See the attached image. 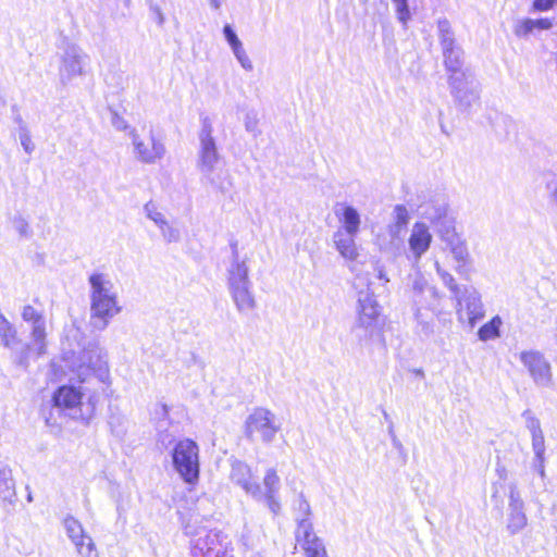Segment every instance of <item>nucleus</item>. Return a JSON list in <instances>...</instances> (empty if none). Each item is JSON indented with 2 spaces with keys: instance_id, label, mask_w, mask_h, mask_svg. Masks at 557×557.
Wrapping results in <instances>:
<instances>
[{
  "instance_id": "obj_14",
  "label": "nucleus",
  "mask_w": 557,
  "mask_h": 557,
  "mask_svg": "<svg viewBox=\"0 0 557 557\" xmlns=\"http://www.w3.org/2000/svg\"><path fill=\"white\" fill-rule=\"evenodd\" d=\"M519 359L528 370L535 385L549 387L553 382L550 364L544 355L537 350L521 351Z\"/></svg>"
},
{
  "instance_id": "obj_54",
  "label": "nucleus",
  "mask_w": 557,
  "mask_h": 557,
  "mask_svg": "<svg viewBox=\"0 0 557 557\" xmlns=\"http://www.w3.org/2000/svg\"><path fill=\"white\" fill-rule=\"evenodd\" d=\"M557 3V0H534L533 9L535 11H547Z\"/></svg>"
},
{
  "instance_id": "obj_16",
  "label": "nucleus",
  "mask_w": 557,
  "mask_h": 557,
  "mask_svg": "<svg viewBox=\"0 0 557 557\" xmlns=\"http://www.w3.org/2000/svg\"><path fill=\"white\" fill-rule=\"evenodd\" d=\"M296 541L306 557H327L325 546L313 532L311 522L306 520L300 522V528L296 529Z\"/></svg>"
},
{
  "instance_id": "obj_58",
  "label": "nucleus",
  "mask_w": 557,
  "mask_h": 557,
  "mask_svg": "<svg viewBox=\"0 0 557 557\" xmlns=\"http://www.w3.org/2000/svg\"><path fill=\"white\" fill-rule=\"evenodd\" d=\"M534 468L539 472V474L543 478L545 475L544 470V456H541V458L534 457Z\"/></svg>"
},
{
  "instance_id": "obj_56",
  "label": "nucleus",
  "mask_w": 557,
  "mask_h": 557,
  "mask_svg": "<svg viewBox=\"0 0 557 557\" xmlns=\"http://www.w3.org/2000/svg\"><path fill=\"white\" fill-rule=\"evenodd\" d=\"M547 189L549 191L550 201L557 206V180L547 183Z\"/></svg>"
},
{
  "instance_id": "obj_57",
  "label": "nucleus",
  "mask_w": 557,
  "mask_h": 557,
  "mask_svg": "<svg viewBox=\"0 0 557 557\" xmlns=\"http://www.w3.org/2000/svg\"><path fill=\"white\" fill-rule=\"evenodd\" d=\"M424 302H418L416 305V308H421V310H428V311H434L438 305H429V297L428 294H424L423 296Z\"/></svg>"
},
{
  "instance_id": "obj_24",
  "label": "nucleus",
  "mask_w": 557,
  "mask_h": 557,
  "mask_svg": "<svg viewBox=\"0 0 557 557\" xmlns=\"http://www.w3.org/2000/svg\"><path fill=\"white\" fill-rule=\"evenodd\" d=\"M356 235L357 234L344 233L342 230H337L333 234V242L336 250L348 261H355L359 256L355 242Z\"/></svg>"
},
{
  "instance_id": "obj_34",
  "label": "nucleus",
  "mask_w": 557,
  "mask_h": 557,
  "mask_svg": "<svg viewBox=\"0 0 557 557\" xmlns=\"http://www.w3.org/2000/svg\"><path fill=\"white\" fill-rule=\"evenodd\" d=\"M435 270L443 284L451 292L454 299L462 293V289L456 283L454 276L448 271L444 270L438 261L435 262Z\"/></svg>"
},
{
  "instance_id": "obj_63",
  "label": "nucleus",
  "mask_w": 557,
  "mask_h": 557,
  "mask_svg": "<svg viewBox=\"0 0 557 557\" xmlns=\"http://www.w3.org/2000/svg\"><path fill=\"white\" fill-rule=\"evenodd\" d=\"M388 433H389L391 437H393V435H395L393 424L389 425Z\"/></svg>"
},
{
  "instance_id": "obj_15",
  "label": "nucleus",
  "mask_w": 557,
  "mask_h": 557,
  "mask_svg": "<svg viewBox=\"0 0 557 557\" xmlns=\"http://www.w3.org/2000/svg\"><path fill=\"white\" fill-rule=\"evenodd\" d=\"M225 536L220 531L210 530L205 534L199 533L193 544L194 557H233L223 545Z\"/></svg>"
},
{
  "instance_id": "obj_37",
  "label": "nucleus",
  "mask_w": 557,
  "mask_h": 557,
  "mask_svg": "<svg viewBox=\"0 0 557 557\" xmlns=\"http://www.w3.org/2000/svg\"><path fill=\"white\" fill-rule=\"evenodd\" d=\"M405 230H406V227H404L399 224H396L394 222H391L387 226V231H388L391 240H389L388 245L385 246L383 249L384 250L399 249L401 246V234L404 233Z\"/></svg>"
},
{
  "instance_id": "obj_31",
  "label": "nucleus",
  "mask_w": 557,
  "mask_h": 557,
  "mask_svg": "<svg viewBox=\"0 0 557 557\" xmlns=\"http://www.w3.org/2000/svg\"><path fill=\"white\" fill-rule=\"evenodd\" d=\"M63 525L69 539L72 541L73 544H76L89 537V535L84 531V528L81 524V522L72 516H67L63 520Z\"/></svg>"
},
{
  "instance_id": "obj_25",
  "label": "nucleus",
  "mask_w": 557,
  "mask_h": 557,
  "mask_svg": "<svg viewBox=\"0 0 557 557\" xmlns=\"http://www.w3.org/2000/svg\"><path fill=\"white\" fill-rule=\"evenodd\" d=\"M0 339L4 347L12 350L15 361V351L21 350L22 343L17 337L15 326L2 313H0Z\"/></svg>"
},
{
  "instance_id": "obj_22",
  "label": "nucleus",
  "mask_w": 557,
  "mask_h": 557,
  "mask_svg": "<svg viewBox=\"0 0 557 557\" xmlns=\"http://www.w3.org/2000/svg\"><path fill=\"white\" fill-rule=\"evenodd\" d=\"M424 294H428L430 298L429 305H438L441 297L437 288L429 284L428 280L420 272H417L412 277L411 284V298L414 306L418 302H424Z\"/></svg>"
},
{
  "instance_id": "obj_60",
  "label": "nucleus",
  "mask_w": 557,
  "mask_h": 557,
  "mask_svg": "<svg viewBox=\"0 0 557 557\" xmlns=\"http://www.w3.org/2000/svg\"><path fill=\"white\" fill-rule=\"evenodd\" d=\"M223 0H209V4L212 9L219 10L222 7Z\"/></svg>"
},
{
  "instance_id": "obj_50",
  "label": "nucleus",
  "mask_w": 557,
  "mask_h": 557,
  "mask_svg": "<svg viewBox=\"0 0 557 557\" xmlns=\"http://www.w3.org/2000/svg\"><path fill=\"white\" fill-rule=\"evenodd\" d=\"M245 128L247 132L257 135L258 131V116L255 111H248L245 116Z\"/></svg>"
},
{
  "instance_id": "obj_51",
  "label": "nucleus",
  "mask_w": 557,
  "mask_h": 557,
  "mask_svg": "<svg viewBox=\"0 0 557 557\" xmlns=\"http://www.w3.org/2000/svg\"><path fill=\"white\" fill-rule=\"evenodd\" d=\"M175 436L166 431H160L158 434L157 443L160 448L168 449L172 444H175Z\"/></svg>"
},
{
  "instance_id": "obj_41",
  "label": "nucleus",
  "mask_w": 557,
  "mask_h": 557,
  "mask_svg": "<svg viewBox=\"0 0 557 557\" xmlns=\"http://www.w3.org/2000/svg\"><path fill=\"white\" fill-rule=\"evenodd\" d=\"M144 211L147 218L153 221L158 227L164 226L166 219L163 215V213H161L158 210L157 206L153 202L150 201L146 203L144 207Z\"/></svg>"
},
{
  "instance_id": "obj_33",
  "label": "nucleus",
  "mask_w": 557,
  "mask_h": 557,
  "mask_svg": "<svg viewBox=\"0 0 557 557\" xmlns=\"http://www.w3.org/2000/svg\"><path fill=\"white\" fill-rule=\"evenodd\" d=\"M502 319L496 315L491 321L482 325L478 332L479 338L483 342L493 339L499 336V327Z\"/></svg>"
},
{
  "instance_id": "obj_48",
  "label": "nucleus",
  "mask_w": 557,
  "mask_h": 557,
  "mask_svg": "<svg viewBox=\"0 0 557 557\" xmlns=\"http://www.w3.org/2000/svg\"><path fill=\"white\" fill-rule=\"evenodd\" d=\"M532 437V448L534 451L535 458H541L545 453V442L543 432L531 435Z\"/></svg>"
},
{
  "instance_id": "obj_12",
  "label": "nucleus",
  "mask_w": 557,
  "mask_h": 557,
  "mask_svg": "<svg viewBox=\"0 0 557 557\" xmlns=\"http://www.w3.org/2000/svg\"><path fill=\"white\" fill-rule=\"evenodd\" d=\"M52 400L55 408L66 410L72 419L85 422H88L95 409V405L90 403L88 412L83 411L82 392L74 386L64 385L59 387L53 394Z\"/></svg>"
},
{
  "instance_id": "obj_43",
  "label": "nucleus",
  "mask_w": 557,
  "mask_h": 557,
  "mask_svg": "<svg viewBox=\"0 0 557 557\" xmlns=\"http://www.w3.org/2000/svg\"><path fill=\"white\" fill-rule=\"evenodd\" d=\"M522 418L524 420L525 428L530 431L531 435L542 432L540 420L531 410H524Z\"/></svg>"
},
{
  "instance_id": "obj_32",
  "label": "nucleus",
  "mask_w": 557,
  "mask_h": 557,
  "mask_svg": "<svg viewBox=\"0 0 557 557\" xmlns=\"http://www.w3.org/2000/svg\"><path fill=\"white\" fill-rule=\"evenodd\" d=\"M414 317L418 323L419 333L424 337H430L434 333V321L432 314L423 312L421 308H416Z\"/></svg>"
},
{
  "instance_id": "obj_6",
  "label": "nucleus",
  "mask_w": 557,
  "mask_h": 557,
  "mask_svg": "<svg viewBox=\"0 0 557 557\" xmlns=\"http://www.w3.org/2000/svg\"><path fill=\"white\" fill-rule=\"evenodd\" d=\"M437 38L442 49L443 62L448 73L463 70L465 52L457 41L456 34L447 18L437 21Z\"/></svg>"
},
{
  "instance_id": "obj_8",
  "label": "nucleus",
  "mask_w": 557,
  "mask_h": 557,
  "mask_svg": "<svg viewBox=\"0 0 557 557\" xmlns=\"http://www.w3.org/2000/svg\"><path fill=\"white\" fill-rule=\"evenodd\" d=\"M358 319L352 326V333L359 338L369 339L377 331L380 307L372 294L360 292L358 298Z\"/></svg>"
},
{
  "instance_id": "obj_52",
  "label": "nucleus",
  "mask_w": 557,
  "mask_h": 557,
  "mask_svg": "<svg viewBox=\"0 0 557 557\" xmlns=\"http://www.w3.org/2000/svg\"><path fill=\"white\" fill-rule=\"evenodd\" d=\"M20 140H21V145L24 148V150L28 154H30L35 147H34V144L32 141L30 135H29L28 131L25 127L21 128Z\"/></svg>"
},
{
  "instance_id": "obj_28",
  "label": "nucleus",
  "mask_w": 557,
  "mask_h": 557,
  "mask_svg": "<svg viewBox=\"0 0 557 557\" xmlns=\"http://www.w3.org/2000/svg\"><path fill=\"white\" fill-rule=\"evenodd\" d=\"M0 496L3 502L13 504L15 502V481L12 478L11 470L0 466Z\"/></svg>"
},
{
  "instance_id": "obj_7",
  "label": "nucleus",
  "mask_w": 557,
  "mask_h": 557,
  "mask_svg": "<svg viewBox=\"0 0 557 557\" xmlns=\"http://www.w3.org/2000/svg\"><path fill=\"white\" fill-rule=\"evenodd\" d=\"M89 65V55L74 42L66 41L60 55L59 77L67 85L78 76H85Z\"/></svg>"
},
{
  "instance_id": "obj_53",
  "label": "nucleus",
  "mask_w": 557,
  "mask_h": 557,
  "mask_svg": "<svg viewBox=\"0 0 557 557\" xmlns=\"http://www.w3.org/2000/svg\"><path fill=\"white\" fill-rule=\"evenodd\" d=\"M111 124L112 126L116 129V131H127V129H132L129 127V125L127 124V122L125 121L124 117H122L121 115H119L117 112L115 111H112V115H111Z\"/></svg>"
},
{
  "instance_id": "obj_55",
  "label": "nucleus",
  "mask_w": 557,
  "mask_h": 557,
  "mask_svg": "<svg viewBox=\"0 0 557 557\" xmlns=\"http://www.w3.org/2000/svg\"><path fill=\"white\" fill-rule=\"evenodd\" d=\"M533 28L534 30L535 29H539V30H546V29H549L552 28L553 26V23L549 18H537V20H533Z\"/></svg>"
},
{
  "instance_id": "obj_17",
  "label": "nucleus",
  "mask_w": 557,
  "mask_h": 557,
  "mask_svg": "<svg viewBox=\"0 0 557 557\" xmlns=\"http://www.w3.org/2000/svg\"><path fill=\"white\" fill-rule=\"evenodd\" d=\"M433 236L429 226L423 222H416L412 225L408 238L409 255L408 258L418 263L422 256L430 249Z\"/></svg>"
},
{
  "instance_id": "obj_35",
  "label": "nucleus",
  "mask_w": 557,
  "mask_h": 557,
  "mask_svg": "<svg viewBox=\"0 0 557 557\" xmlns=\"http://www.w3.org/2000/svg\"><path fill=\"white\" fill-rule=\"evenodd\" d=\"M108 423L115 437L123 438L125 436L127 432V420L124 416L111 413Z\"/></svg>"
},
{
  "instance_id": "obj_61",
  "label": "nucleus",
  "mask_w": 557,
  "mask_h": 557,
  "mask_svg": "<svg viewBox=\"0 0 557 557\" xmlns=\"http://www.w3.org/2000/svg\"><path fill=\"white\" fill-rule=\"evenodd\" d=\"M392 442H393V445H394L395 448H400L401 447V443L398 441L396 435H393Z\"/></svg>"
},
{
  "instance_id": "obj_45",
  "label": "nucleus",
  "mask_w": 557,
  "mask_h": 557,
  "mask_svg": "<svg viewBox=\"0 0 557 557\" xmlns=\"http://www.w3.org/2000/svg\"><path fill=\"white\" fill-rule=\"evenodd\" d=\"M232 51H233L236 60L239 62V64L242 65V67L244 70H246L248 72H251L253 70L252 62L249 59V57L243 46L239 48H236Z\"/></svg>"
},
{
  "instance_id": "obj_9",
  "label": "nucleus",
  "mask_w": 557,
  "mask_h": 557,
  "mask_svg": "<svg viewBox=\"0 0 557 557\" xmlns=\"http://www.w3.org/2000/svg\"><path fill=\"white\" fill-rule=\"evenodd\" d=\"M212 133L213 125L210 117H202L201 128L198 134L199 148L197 153V169L200 173L216 170L221 161V154L218 151L216 141Z\"/></svg>"
},
{
  "instance_id": "obj_26",
  "label": "nucleus",
  "mask_w": 557,
  "mask_h": 557,
  "mask_svg": "<svg viewBox=\"0 0 557 557\" xmlns=\"http://www.w3.org/2000/svg\"><path fill=\"white\" fill-rule=\"evenodd\" d=\"M81 360L83 363H87V366H81L78 370V377L82 381H85L89 371H100L104 372L106 362L102 360L98 350H85L82 354Z\"/></svg>"
},
{
  "instance_id": "obj_5",
  "label": "nucleus",
  "mask_w": 557,
  "mask_h": 557,
  "mask_svg": "<svg viewBox=\"0 0 557 557\" xmlns=\"http://www.w3.org/2000/svg\"><path fill=\"white\" fill-rule=\"evenodd\" d=\"M450 94L457 106L466 111L480 100V88L469 70L451 72L447 78Z\"/></svg>"
},
{
  "instance_id": "obj_19",
  "label": "nucleus",
  "mask_w": 557,
  "mask_h": 557,
  "mask_svg": "<svg viewBox=\"0 0 557 557\" xmlns=\"http://www.w3.org/2000/svg\"><path fill=\"white\" fill-rule=\"evenodd\" d=\"M261 487V497L255 498L256 500H263L270 511L274 515H277L281 510V500H280V488H281V479L277 475V472L274 468H269L265 471Z\"/></svg>"
},
{
  "instance_id": "obj_44",
  "label": "nucleus",
  "mask_w": 557,
  "mask_h": 557,
  "mask_svg": "<svg viewBox=\"0 0 557 557\" xmlns=\"http://www.w3.org/2000/svg\"><path fill=\"white\" fill-rule=\"evenodd\" d=\"M159 228L161 231L163 239L166 243H176L180 240V238H181L180 231L177 228L173 227L172 225H170L168 223V221H165L164 226H160Z\"/></svg>"
},
{
  "instance_id": "obj_59",
  "label": "nucleus",
  "mask_w": 557,
  "mask_h": 557,
  "mask_svg": "<svg viewBox=\"0 0 557 557\" xmlns=\"http://www.w3.org/2000/svg\"><path fill=\"white\" fill-rule=\"evenodd\" d=\"M376 276L379 280L384 281L385 283L389 282V278L387 277L383 267H376Z\"/></svg>"
},
{
  "instance_id": "obj_42",
  "label": "nucleus",
  "mask_w": 557,
  "mask_h": 557,
  "mask_svg": "<svg viewBox=\"0 0 557 557\" xmlns=\"http://www.w3.org/2000/svg\"><path fill=\"white\" fill-rule=\"evenodd\" d=\"M532 18H523L516 22L513 33L517 37L525 38L534 32Z\"/></svg>"
},
{
  "instance_id": "obj_39",
  "label": "nucleus",
  "mask_w": 557,
  "mask_h": 557,
  "mask_svg": "<svg viewBox=\"0 0 557 557\" xmlns=\"http://www.w3.org/2000/svg\"><path fill=\"white\" fill-rule=\"evenodd\" d=\"M74 545L79 557H98L94 541L90 536Z\"/></svg>"
},
{
  "instance_id": "obj_46",
  "label": "nucleus",
  "mask_w": 557,
  "mask_h": 557,
  "mask_svg": "<svg viewBox=\"0 0 557 557\" xmlns=\"http://www.w3.org/2000/svg\"><path fill=\"white\" fill-rule=\"evenodd\" d=\"M14 230L20 234V236L29 238L32 236V230L28 222L23 216H16L13 220Z\"/></svg>"
},
{
  "instance_id": "obj_40",
  "label": "nucleus",
  "mask_w": 557,
  "mask_h": 557,
  "mask_svg": "<svg viewBox=\"0 0 557 557\" xmlns=\"http://www.w3.org/2000/svg\"><path fill=\"white\" fill-rule=\"evenodd\" d=\"M410 220V214L405 205H396L392 212V222L399 224L407 228Z\"/></svg>"
},
{
  "instance_id": "obj_2",
  "label": "nucleus",
  "mask_w": 557,
  "mask_h": 557,
  "mask_svg": "<svg viewBox=\"0 0 557 557\" xmlns=\"http://www.w3.org/2000/svg\"><path fill=\"white\" fill-rule=\"evenodd\" d=\"M231 260L226 269L227 286L232 299L239 312H248L255 309L256 300L251 292L252 284L249 280V258L240 255L237 240H232Z\"/></svg>"
},
{
  "instance_id": "obj_62",
  "label": "nucleus",
  "mask_w": 557,
  "mask_h": 557,
  "mask_svg": "<svg viewBox=\"0 0 557 557\" xmlns=\"http://www.w3.org/2000/svg\"><path fill=\"white\" fill-rule=\"evenodd\" d=\"M27 490H29V487L27 486L26 487ZM27 502L32 503L33 502V495H32V492L28 491V494H27Z\"/></svg>"
},
{
  "instance_id": "obj_49",
  "label": "nucleus",
  "mask_w": 557,
  "mask_h": 557,
  "mask_svg": "<svg viewBox=\"0 0 557 557\" xmlns=\"http://www.w3.org/2000/svg\"><path fill=\"white\" fill-rule=\"evenodd\" d=\"M508 498V507H524V502L516 484H510Z\"/></svg>"
},
{
  "instance_id": "obj_36",
  "label": "nucleus",
  "mask_w": 557,
  "mask_h": 557,
  "mask_svg": "<svg viewBox=\"0 0 557 557\" xmlns=\"http://www.w3.org/2000/svg\"><path fill=\"white\" fill-rule=\"evenodd\" d=\"M294 510L296 513L295 519L297 521V528H300V522L302 520H306L307 522H311L310 521L311 507L302 494H300L298 499L296 500V503L294 505Z\"/></svg>"
},
{
  "instance_id": "obj_64",
  "label": "nucleus",
  "mask_w": 557,
  "mask_h": 557,
  "mask_svg": "<svg viewBox=\"0 0 557 557\" xmlns=\"http://www.w3.org/2000/svg\"><path fill=\"white\" fill-rule=\"evenodd\" d=\"M251 557H262L261 553H255Z\"/></svg>"
},
{
  "instance_id": "obj_13",
  "label": "nucleus",
  "mask_w": 557,
  "mask_h": 557,
  "mask_svg": "<svg viewBox=\"0 0 557 557\" xmlns=\"http://www.w3.org/2000/svg\"><path fill=\"white\" fill-rule=\"evenodd\" d=\"M134 146V153L137 160L143 163L153 164L161 160L165 154L164 144L157 139L153 131H149L147 141L144 140L136 129L132 128L128 133Z\"/></svg>"
},
{
  "instance_id": "obj_47",
  "label": "nucleus",
  "mask_w": 557,
  "mask_h": 557,
  "mask_svg": "<svg viewBox=\"0 0 557 557\" xmlns=\"http://www.w3.org/2000/svg\"><path fill=\"white\" fill-rule=\"evenodd\" d=\"M223 35L232 50L243 46L242 41L239 40L235 30L233 29V27L230 24H226L223 27Z\"/></svg>"
},
{
  "instance_id": "obj_30",
  "label": "nucleus",
  "mask_w": 557,
  "mask_h": 557,
  "mask_svg": "<svg viewBox=\"0 0 557 557\" xmlns=\"http://www.w3.org/2000/svg\"><path fill=\"white\" fill-rule=\"evenodd\" d=\"M528 518L524 507H508L507 530L510 534H517L525 528Z\"/></svg>"
},
{
  "instance_id": "obj_23",
  "label": "nucleus",
  "mask_w": 557,
  "mask_h": 557,
  "mask_svg": "<svg viewBox=\"0 0 557 557\" xmlns=\"http://www.w3.org/2000/svg\"><path fill=\"white\" fill-rule=\"evenodd\" d=\"M446 246L456 262L455 271L462 276L468 274L472 259L466 240L459 237L453 242L450 240Z\"/></svg>"
},
{
  "instance_id": "obj_29",
  "label": "nucleus",
  "mask_w": 557,
  "mask_h": 557,
  "mask_svg": "<svg viewBox=\"0 0 557 557\" xmlns=\"http://www.w3.org/2000/svg\"><path fill=\"white\" fill-rule=\"evenodd\" d=\"M342 223V231L349 234H358L361 219L358 211L351 206H345L343 208L342 215L339 216Z\"/></svg>"
},
{
  "instance_id": "obj_18",
  "label": "nucleus",
  "mask_w": 557,
  "mask_h": 557,
  "mask_svg": "<svg viewBox=\"0 0 557 557\" xmlns=\"http://www.w3.org/2000/svg\"><path fill=\"white\" fill-rule=\"evenodd\" d=\"M230 480L251 497L260 498L262 496L261 485L253 480L250 467L244 461L234 460L232 462Z\"/></svg>"
},
{
  "instance_id": "obj_20",
  "label": "nucleus",
  "mask_w": 557,
  "mask_h": 557,
  "mask_svg": "<svg viewBox=\"0 0 557 557\" xmlns=\"http://www.w3.org/2000/svg\"><path fill=\"white\" fill-rule=\"evenodd\" d=\"M418 211L420 215L430 221L432 225L450 214L448 202L444 195L430 196L428 200L418 205Z\"/></svg>"
},
{
  "instance_id": "obj_1",
  "label": "nucleus",
  "mask_w": 557,
  "mask_h": 557,
  "mask_svg": "<svg viewBox=\"0 0 557 557\" xmlns=\"http://www.w3.org/2000/svg\"><path fill=\"white\" fill-rule=\"evenodd\" d=\"M90 318L92 326L104 330L110 320L122 311L119 305L117 290L108 274L95 272L89 275Z\"/></svg>"
},
{
  "instance_id": "obj_21",
  "label": "nucleus",
  "mask_w": 557,
  "mask_h": 557,
  "mask_svg": "<svg viewBox=\"0 0 557 557\" xmlns=\"http://www.w3.org/2000/svg\"><path fill=\"white\" fill-rule=\"evenodd\" d=\"M201 182L209 185L221 195L232 197L234 183L227 170H222L216 166V170L201 172Z\"/></svg>"
},
{
  "instance_id": "obj_11",
  "label": "nucleus",
  "mask_w": 557,
  "mask_h": 557,
  "mask_svg": "<svg viewBox=\"0 0 557 557\" xmlns=\"http://www.w3.org/2000/svg\"><path fill=\"white\" fill-rule=\"evenodd\" d=\"M456 311L459 322H467L470 329L484 318L485 311L481 295L472 286H465L456 298Z\"/></svg>"
},
{
  "instance_id": "obj_10",
  "label": "nucleus",
  "mask_w": 557,
  "mask_h": 557,
  "mask_svg": "<svg viewBox=\"0 0 557 557\" xmlns=\"http://www.w3.org/2000/svg\"><path fill=\"white\" fill-rule=\"evenodd\" d=\"M278 431L275 414L267 408H256L245 422V433L250 440L258 435L262 442L271 443Z\"/></svg>"
},
{
  "instance_id": "obj_4",
  "label": "nucleus",
  "mask_w": 557,
  "mask_h": 557,
  "mask_svg": "<svg viewBox=\"0 0 557 557\" xmlns=\"http://www.w3.org/2000/svg\"><path fill=\"white\" fill-rule=\"evenodd\" d=\"M172 465L185 483L195 484L199 479V447L189 438L176 442L171 451Z\"/></svg>"
},
{
  "instance_id": "obj_27",
  "label": "nucleus",
  "mask_w": 557,
  "mask_h": 557,
  "mask_svg": "<svg viewBox=\"0 0 557 557\" xmlns=\"http://www.w3.org/2000/svg\"><path fill=\"white\" fill-rule=\"evenodd\" d=\"M436 234L445 243L448 244L450 240H455L461 237L456 231V221L451 214H448L444 219L433 224Z\"/></svg>"
},
{
  "instance_id": "obj_3",
  "label": "nucleus",
  "mask_w": 557,
  "mask_h": 557,
  "mask_svg": "<svg viewBox=\"0 0 557 557\" xmlns=\"http://www.w3.org/2000/svg\"><path fill=\"white\" fill-rule=\"evenodd\" d=\"M21 314L23 321L30 325V343L23 344L21 350L15 351V363L23 369H27L32 354L37 357L47 354V325L44 313L30 305L24 306Z\"/></svg>"
},
{
  "instance_id": "obj_38",
  "label": "nucleus",
  "mask_w": 557,
  "mask_h": 557,
  "mask_svg": "<svg viewBox=\"0 0 557 557\" xmlns=\"http://www.w3.org/2000/svg\"><path fill=\"white\" fill-rule=\"evenodd\" d=\"M395 7L397 18L404 25L411 18V7L416 0H392Z\"/></svg>"
}]
</instances>
